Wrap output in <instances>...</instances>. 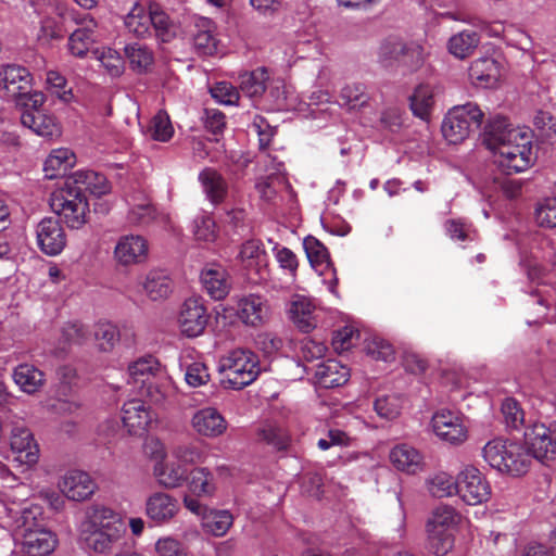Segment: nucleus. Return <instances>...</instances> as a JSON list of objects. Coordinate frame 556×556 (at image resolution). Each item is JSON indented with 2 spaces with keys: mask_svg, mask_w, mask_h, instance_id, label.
Wrapping results in <instances>:
<instances>
[{
  "mask_svg": "<svg viewBox=\"0 0 556 556\" xmlns=\"http://www.w3.org/2000/svg\"><path fill=\"white\" fill-rule=\"evenodd\" d=\"M482 143L494 153V163L508 175L526 170L535 161L530 137L513 128L503 116L488 123Z\"/></svg>",
  "mask_w": 556,
  "mask_h": 556,
  "instance_id": "nucleus-1",
  "label": "nucleus"
},
{
  "mask_svg": "<svg viewBox=\"0 0 556 556\" xmlns=\"http://www.w3.org/2000/svg\"><path fill=\"white\" fill-rule=\"evenodd\" d=\"M98 178L101 185L92 188L93 194L100 197L110 191V185L103 175L92 170L76 172L64 181V186L53 192L50 206L54 213L61 216L71 229H80L89 215V203L79 184L92 185V179Z\"/></svg>",
  "mask_w": 556,
  "mask_h": 556,
  "instance_id": "nucleus-2",
  "label": "nucleus"
},
{
  "mask_svg": "<svg viewBox=\"0 0 556 556\" xmlns=\"http://www.w3.org/2000/svg\"><path fill=\"white\" fill-rule=\"evenodd\" d=\"M484 460L500 472L519 477L530 468V455L523 445L502 439L489 441L483 450Z\"/></svg>",
  "mask_w": 556,
  "mask_h": 556,
  "instance_id": "nucleus-3",
  "label": "nucleus"
},
{
  "mask_svg": "<svg viewBox=\"0 0 556 556\" xmlns=\"http://www.w3.org/2000/svg\"><path fill=\"white\" fill-rule=\"evenodd\" d=\"M220 383L226 389L241 390L251 384L261 369L258 357L249 350L236 349L219 362Z\"/></svg>",
  "mask_w": 556,
  "mask_h": 556,
  "instance_id": "nucleus-4",
  "label": "nucleus"
},
{
  "mask_svg": "<svg viewBox=\"0 0 556 556\" xmlns=\"http://www.w3.org/2000/svg\"><path fill=\"white\" fill-rule=\"evenodd\" d=\"M40 507L35 506L24 508L21 515L20 528L22 530L23 552L27 556H47L51 554L56 546L55 535L43 527L41 520Z\"/></svg>",
  "mask_w": 556,
  "mask_h": 556,
  "instance_id": "nucleus-5",
  "label": "nucleus"
},
{
  "mask_svg": "<svg viewBox=\"0 0 556 556\" xmlns=\"http://www.w3.org/2000/svg\"><path fill=\"white\" fill-rule=\"evenodd\" d=\"M483 119V112L476 103L468 102L452 108L442 123L444 138L453 144L463 142L473 129H478Z\"/></svg>",
  "mask_w": 556,
  "mask_h": 556,
  "instance_id": "nucleus-6",
  "label": "nucleus"
},
{
  "mask_svg": "<svg viewBox=\"0 0 556 556\" xmlns=\"http://www.w3.org/2000/svg\"><path fill=\"white\" fill-rule=\"evenodd\" d=\"M457 494L468 505H477L489 500L491 486L479 469L467 466L457 476Z\"/></svg>",
  "mask_w": 556,
  "mask_h": 556,
  "instance_id": "nucleus-7",
  "label": "nucleus"
},
{
  "mask_svg": "<svg viewBox=\"0 0 556 556\" xmlns=\"http://www.w3.org/2000/svg\"><path fill=\"white\" fill-rule=\"evenodd\" d=\"M10 446L14 462L27 466L35 465L38 462V444L24 422H11Z\"/></svg>",
  "mask_w": 556,
  "mask_h": 556,
  "instance_id": "nucleus-8",
  "label": "nucleus"
},
{
  "mask_svg": "<svg viewBox=\"0 0 556 556\" xmlns=\"http://www.w3.org/2000/svg\"><path fill=\"white\" fill-rule=\"evenodd\" d=\"M36 239L39 250L49 256L60 254L67 242L62 224L54 217H46L37 224Z\"/></svg>",
  "mask_w": 556,
  "mask_h": 556,
  "instance_id": "nucleus-9",
  "label": "nucleus"
},
{
  "mask_svg": "<svg viewBox=\"0 0 556 556\" xmlns=\"http://www.w3.org/2000/svg\"><path fill=\"white\" fill-rule=\"evenodd\" d=\"M525 450L532 458L546 464L556 455L553 445L551 431L544 424H533L528 427L523 434Z\"/></svg>",
  "mask_w": 556,
  "mask_h": 556,
  "instance_id": "nucleus-10",
  "label": "nucleus"
},
{
  "mask_svg": "<svg viewBox=\"0 0 556 556\" xmlns=\"http://www.w3.org/2000/svg\"><path fill=\"white\" fill-rule=\"evenodd\" d=\"M208 317L201 299H187L182 304L178 318L181 332L189 338L200 336L206 328Z\"/></svg>",
  "mask_w": 556,
  "mask_h": 556,
  "instance_id": "nucleus-11",
  "label": "nucleus"
},
{
  "mask_svg": "<svg viewBox=\"0 0 556 556\" xmlns=\"http://www.w3.org/2000/svg\"><path fill=\"white\" fill-rule=\"evenodd\" d=\"M434 433L443 441L459 445L467 440V428L463 419L451 410L442 409L432 417Z\"/></svg>",
  "mask_w": 556,
  "mask_h": 556,
  "instance_id": "nucleus-12",
  "label": "nucleus"
},
{
  "mask_svg": "<svg viewBox=\"0 0 556 556\" xmlns=\"http://www.w3.org/2000/svg\"><path fill=\"white\" fill-rule=\"evenodd\" d=\"M179 510L178 500L165 492H154L146 500V515L156 525L169 522Z\"/></svg>",
  "mask_w": 556,
  "mask_h": 556,
  "instance_id": "nucleus-13",
  "label": "nucleus"
},
{
  "mask_svg": "<svg viewBox=\"0 0 556 556\" xmlns=\"http://www.w3.org/2000/svg\"><path fill=\"white\" fill-rule=\"evenodd\" d=\"M0 88L14 101L31 89V75L26 67L9 64L0 67Z\"/></svg>",
  "mask_w": 556,
  "mask_h": 556,
  "instance_id": "nucleus-14",
  "label": "nucleus"
},
{
  "mask_svg": "<svg viewBox=\"0 0 556 556\" xmlns=\"http://www.w3.org/2000/svg\"><path fill=\"white\" fill-rule=\"evenodd\" d=\"M147 257L148 242L141 236H123L114 249V258L122 266L140 264Z\"/></svg>",
  "mask_w": 556,
  "mask_h": 556,
  "instance_id": "nucleus-15",
  "label": "nucleus"
},
{
  "mask_svg": "<svg viewBox=\"0 0 556 556\" xmlns=\"http://www.w3.org/2000/svg\"><path fill=\"white\" fill-rule=\"evenodd\" d=\"M122 421L128 433L142 435L153 421V414L140 400H131L122 408Z\"/></svg>",
  "mask_w": 556,
  "mask_h": 556,
  "instance_id": "nucleus-16",
  "label": "nucleus"
},
{
  "mask_svg": "<svg viewBox=\"0 0 556 556\" xmlns=\"http://www.w3.org/2000/svg\"><path fill=\"white\" fill-rule=\"evenodd\" d=\"M59 486L68 500L77 502L88 500L97 488L91 477L80 470L68 471Z\"/></svg>",
  "mask_w": 556,
  "mask_h": 556,
  "instance_id": "nucleus-17",
  "label": "nucleus"
},
{
  "mask_svg": "<svg viewBox=\"0 0 556 556\" xmlns=\"http://www.w3.org/2000/svg\"><path fill=\"white\" fill-rule=\"evenodd\" d=\"M201 281L210 296L217 301L225 299L231 289L228 271L218 264L205 267L201 273Z\"/></svg>",
  "mask_w": 556,
  "mask_h": 556,
  "instance_id": "nucleus-18",
  "label": "nucleus"
},
{
  "mask_svg": "<svg viewBox=\"0 0 556 556\" xmlns=\"http://www.w3.org/2000/svg\"><path fill=\"white\" fill-rule=\"evenodd\" d=\"M267 315V301L258 294H249L238 299L237 316L247 326H261Z\"/></svg>",
  "mask_w": 556,
  "mask_h": 556,
  "instance_id": "nucleus-19",
  "label": "nucleus"
},
{
  "mask_svg": "<svg viewBox=\"0 0 556 556\" xmlns=\"http://www.w3.org/2000/svg\"><path fill=\"white\" fill-rule=\"evenodd\" d=\"M193 429L203 437L216 438L227 429V422L222 414L214 407L198 410L192 417Z\"/></svg>",
  "mask_w": 556,
  "mask_h": 556,
  "instance_id": "nucleus-20",
  "label": "nucleus"
},
{
  "mask_svg": "<svg viewBox=\"0 0 556 556\" xmlns=\"http://www.w3.org/2000/svg\"><path fill=\"white\" fill-rule=\"evenodd\" d=\"M21 123L45 139L51 140L61 136V127L56 118L46 110L31 114L21 113Z\"/></svg>",
  "mask_w": 556,
  "mask_h": 556,
  "instance_id": "nucleus-21",
  "label": "nucleus"
},
{
  "mask_svg": "<svg viewBox=\"0 0 556 556\" xmlns=\"http://www.w3.org/2000/svg\"><path fill=\"white\" fill-rule=\"evenodd\" d=\"M80 527L109 532V528L123 534V523L117 514L111 508L93 505L86 511V518Z\"/></svg>",
  "mask_w": 556,
  "mask_h": 556,
  "instance_id": "nucleus-22",
  "label": "nucleus"
},
{
  "mask_svg": "<svg viewBox=\"0 0 556 556\" xmlns=\"http://www.w3.org/2000/svg\"><path fill=\"white\" fill-rule=\"evenodd\" d=\"M315 378L321 388H338L349 381L350 369L336 359H327L317 366Z\"/></svg>",
  "mask_w": 556,
  "mask_h": 556,
  "instance_id": "nucleus-23",
  "label": "nucleus"
},
{
  "mask_svg": "<svg viewBox=\"0 0 556 556\" xmlns=\"http://www.w3.org/2000/svg\"><path fill=\"white\" fill-rule=\"evenodd\" d=\"M206 198L213 205L222 204L228 194V184L216 169L206 167L199 174Z\"/></svg>",
  "mask_w": 556,
  "mask_h": 556,
  "instance_id": "nucleus-24",
  "label": "nucleus"
},
{
  "mask_svg": "<svg viewBox=\"0 0 556 556\" xmlns=\"http://www.w3.org/2000/svg\"><path fill=\"white\" fill-rule=\"evenodd\" d=\"M153 34L160 43H169L177 38L180 27L157 5H151Z\"/></svg>",
  "mask_w": 556,
  "mask_h": 556,
  "instance_id": "nucleus-25",
  "label": "nucleus"
},
{
  "mask_svg": "<svg viewBox=\"0 0 556 556\" xmlns=\"http://www.w3.org/2000/svg\"><path fill=\"white\" fill-rule=\"evenodd\" d=\"M241 260L245 263L247 268L255 266L258 275L257 282L267 281L269 278V269L267 267L266 253L261 248L258 241L249 240L242 244L240 251Z\"/></svg>",
  "mask_w": 556,
  "mask_h": 556,
  "instance_id": "nucleus-26",
  "label": "nucleus"
},
{
  "mask_svg": "<svg viewBox=\"0 0 556 556\" xmlns=\"http://www.w3.org/2000/svg\"><path fill=\"white\" fill-rule=\"evenodd\" d=\"M121 533L115 532L109 528V532L97 529H85L80 527V539L85 542L88 548L96 553L109 552L113 545L122 539Z\"/></svg>",
  "mask_w": 556,
  "mask_h": 556,
  "instance_id": "nucleus-27",
  "label": "nucleus"
},
{
  "mask_svg": "<svg viewBox=\"0 0 556 556\" xmlns=\"http://www.w3.org/2000/svg\"><path fill=\"white\" fill-rule=\"evenodd\" d=\"M315 307L306 298H298L292 301L289 315L290 319L302 332H309L316 327V318L314 316Z\"/></svg>",
  "mask_w": 556,
  "mask_h": 556,
  "instance_id": "nucleus-28",
  "label": "nucleus"
},
{
  "mask_svg": "<svg viewBox=\"0 0 556 556\" xmlns=\"http://www.w3.org/2000/svg\"><path fill=\"white\" fill-rule=\"evenodd\" d=\"M390 460L399 470L413 475L422 470L424 466L419 452L405 444L392 448Z\"/></svg>",
  "mask_w": 556,
  "mask_h": 556,
  "instance_id": "nucleus-29",
  "label": "nucleus"
},
{
  "mask_svg": "<svg viewBox=\"0 0 556 556\" xmlns=\"http://www.w3.org/2000/svg\"><path fill=\"white\" fill-rule=\"evenodd\" d=\"M15 383L26 393L37 392L45 382V374L30 364H21L13 371Z\"/></svg>",
  "mask_w": 556,
  "mask_h": 556,
  "instance_id": "nucleus-30",
  "label": "nucleus"
},
{
  "mask_svg": "<svg viewBox=\"0 0 556 556\" xmlns=\"http://www.w3.org/2000/svg\"><path fill=\"white\" fill-rule=\"evenodd\" d=\"M143 289L151 300L156 301L165 299L170 294L173 282L164 270L152 269L146 277Z\"/></svg>",
  "mask_w": 556,
  "mask_h": 556,
  "instance_id": "nucleus-31",
  "label": "nucleus"
},
{
  "mask_svg": "<svg viewBox=\"0 0 556 556\" xmlns=\"http://www.w3.org/2000/svg\"><path fill=\"white\" fill-rule=\"evenodd\" d=\"M75 164V155L68 149H56L47 157L43 172L48 179L65 175Z\"/></svg>",
  "mask_w": 556,
  "mask_h": 556,
  "instance_id": "nucleus-32",
  "label": "nucleus"
},
{
  "mask_svg": "<svg viewBox=\"0 0 556 556\" xmlns=\"http://www.w3.org/2000/svg\"><path fill=\"white\" fill-rule=\"evenodd\" d=\"M479 43L480 36L477 31L463 30L450 38L447 49L455 58L464 60L473 53Z\"/></svg>",
  "mask_w": 556,
  "mask_h": 556,
  "instance_id": "nucleus-33",
  "label": "nucleus"
},
{
  "mask_svg": "<svg viewBox=\"0 0 556 556\" xmlns=\"http://www.w3.org/2000/svg\"><path fill=\"white\" fill-rule=\"evenodd\" d=\"M500 67L495 59L484 56L475 60L469 67V76L472 80L493 84L500 77Z\"/></svg>",
  "mask_w": 556,
  "mask_h": 556,
  "instance_id": "nucleus-34",
  "label": "nucleus"
},
{
  "mask_svg": "<svg viewBox=\"0 0 556 556\" xmlns=\"http://www.w3.org/2000/svg\"><path fill=\"white\" fill-rule=\"evenodd\" d=\"M125 26L129 33L138 38L151 36V7L149 8L148 13H144L143 9L138 5L134 7L125 17Z\"/></svg>",
  "mask_w": 556,
  "mask_h": 556,
  "instance_id": "nucleus-35",
  "label": "nucleus"
},
{
  "mask_svg": "<svg viewBox=\"0 0 556 556\" xmlns=\"http://www.w3.org/2000/svg\"><path fill=\"white\" fill-rule=\"evenodd\" d=\"M410 109L415 116L428 121L434 104L433 91L429 85H419L409 97Z\"/></svg>",
  "mask_w": 556,
  "mask_h": 556,
  "instance_id": "nucleus-36",
  "label": "nucleus"
},
{
  "mask_svg": "<svg viewBox=\"0 0 556 556\" xmlns=\"http://www.w3.org/2000/svg\"><path fill=\"white\" fill-rule=\"evenodd\" d=\"M267 71L260 67L240 75V89L250 98L262 96L266 90Z\"/></svg>",
  "mask_w": 556,
  "mask_h": 556,
  "instance_id": "nucleus-37",
  "label": "nucleus"
},
{
  "mask_svg": "<svg viewBox=\"0 0 556 556\" xmlns=\"http://www.w3.org/2000/svg\"><path fill=\"white\" fill-rule=\"evenodd\" d=\"M261 440L278 451L286 450L290 443L289 432L276 422L267 421L257 431Z\"/></svg>",
  "mask_w": 556,
  "mask_h": 556,
  "instance_id": "nucleus-38",
  "label": "nucleus"
},
{
  "mask_svg": "<svg viewBox=\"0 0 556 556\" xmlns=\"http://www.w3.org/2000/svg\"><path fill=\"white\" fill-rule=\"evenodd\" d=\"M125 55L129 60L132 70L138 73H143L154 62V55L152 50L140 43H130L124 48Z\"/></svg>",
  "mask_w": 556,
  "mask_h": 556,
  "instance_id": "nucleus-39",
  "label": "nucleus"
},
{
  "mask_svg": "<svg viewBox=\"0 0 556 556\" xmlns=\"http://www.w3.org/2000/svg\"><path fill=\"white\" fill-rule=\"evenodd\" d=\"M154 475L159 484L166 489L178 488L186 479V470L176 464L157 465Z\"/></svg>",
  "mask_w": 556,
  "mask_h": 556,
  "instance_id": "nucleus-40",
  "label": "nucleus"
},
{
  "mask_svg": "<svg viewBox=\"0 0 556 556\" xmlns=\"http://www.w3.org/2000/svg\"><path fill=\"white\" fill-rule=\"evenodd\" d=\"M188 486L194 495H212L215 491L213 475L204 467L193 468L189 475Z\"/></svg>",
  "mask_w": 556,
  "mask_h": 556,
  "instance_id": "nucleus-41",
  "label": "nucleus"
},
{
  "mask_svg": "<svg viewBox=\"0 0 556 556\" xmlns=\"http://www.w3.org/2000/svg\"><path fill=\"white\" fill-rule=\"evenodd\" d=\"M341 104L349 110L359 109L367 104L369 96L362 84L345 85L340 92Z\"/></svg>",
  "mask_w": 556,
  "mask_h": 556,
  "instance_id": "nucleus-42",
  "label": "nucleus"
},
{
  "mask_svg": "<svg viewBox=\"0 0 556 556\" xmlns=\"http://www.w3.org/2000/svg\"><path fill=\"white\" fill-rule=\"evenodd\" d=\"M303 247L313 268L329 264V254L326 247L313 236H307L303 241Z\"/></svg>",
  "mask_w": 556,
  "mask_h": 556,
  "instance_id": "nucleus-43",
  "label": "nucleus"
},
{
  "mask_svg": "<svg viewBox=\"0 0 556 556\" xmlns=\"http://www.w3.org/2000/svg\"><path fill=\"white\" fill-rule=\"evenodd\" d=\"M429 548L437 556H445L454 545V538L446 529L428 530Z\"/></svg>",
  "mask_w": 556,
  "mask_h": 556,
  "instance_id": "nucleus-44",
  "label": "nucleus"
},
{
  "mask_svg": "<svg viewBox=\"0 0 556 556\" xmlns=\"http://www.w3.org/2000/svg\"><path fill=\"white\" fill-rule=\"evenodd\" d=\"M128 370L129 375L135 379V381H141L142 383H146L150 376H154L155 372L160 370V364L156 358L149 355L134 362L131 365H129Z\"/></svg>",
  "mask_w": 556,
  "mask_h": 556,
  "instance_id": "nucleus-45",
  "label": "nucleus"
},
{
  "mask_svg": "<svg viewBox=\"0 0 556 556\" xmlns=\"http://www.w3.org/2000/svg\"><path fill=\"white\" fill-rule=\"evenodd\" d=\"M93 45V31L88 28L74 30L68 39V49L75 56H84Z\"/></svg>",
  "mask_w": 556,
  "mask_h": 556,
  "instance_id": "nucleus-46",
  "label": "nucleus"
},
{
  "mask_svg": "<svg viewBox=\"0 0 556 556\" xmlns=\"http://www.w3.org/2000/svg\"><path fill=\"white\" fill-rule=\"evenodd\" d=\"M374 408L381 418L393 420L401 414L402 400L394 394L383 395L375 401Z\"/></svg>",
  "mask_w": 556,
  "mask_h": 556,
  "instance_id": "nucleus-47",
  "label": "nucleus"
},
{
  "mask_svg": "<svg viewBox=\"0 0 556 556\" xmlns=\"http://www.w3.org/2000/svg\"><path fill=\"white\" fill-rule=\"evenodd\" d=\"M408 43L397 39H387L380 47L379 56L386 66L400 63Z\"/></svg>",
  "mask_w": 556,
  "mask_h": 556,
  "instance_id": "nucleus-48",
  "label": "nucleus"
},
{
  "mask_svg": "<svg viewBox=\"0 0 556 556\" xmlns=\"http://www.w3.org/2000/svg\"><path fill=\"white\" fill-rule=\"evenodd\" d=\"M458 515L455 509L447 505L438 506L433 513L431 519L428 521L427 529L432 530L437 529L440 531L441 529H446L457 522Z\"/></svg>",
  "mask_w": 556,
  "mask_h": 556,
  "instance_id": "nucleus-49",
  "label": "nucleus"
},
{
  "mask_svg": "<svg viewBox=\"0 0 556 556\" xmlns=\"http://www.w3.org/2000/svg\"><path fill=\"white\" fill-rule=\"evenodd\" d=\"M232 525V515L228 510L212 511L206 518L204 526L215 536L224 535Z\"/></svg>",
  "mask_w": 556,
  "mask_h": 556,
  "instance_id": "nucleus-50",
  "label": "nucleus"
},
{
  "mask_svg": "<svg viewBox=\"0 0 556 556\" xmlns=\"http://www.w3.org/2000/svg\"><path fill=\"white\" fill-rule=\"evenodd\" d=\"M94 338L99 342L100 350L108 352L119 340V332L116 326L111 323H99L94 329Z\"/></svg>",
  "mask_w": 556,
  "mask_h": 556,
  "instance_id": "nucleus-51",
  "label": "nucleus"
},
{
  "mask_svg": "<svg viewBox=\"0 0 556 556\" xmlns=\"http://www.w3.org/2000/svg\"><path fill=\"white\" fill-rule=\"evenodd\" d=\"M429 491L435 497H445L457 494V479L446 473L434 476L429 482Z\"/></svg>",
  "mask_w": 556,
  "mask_h": 556,
  "instance_id": "nucleus-52",
  "label": "nucleus"
},
{
  "mask_svg": "<svg viewBox=\"0 0 556 556\" xmlns=\"http://www.w3.org/2000/svg\"><path fill=\"white\" fill-rule=\"evenodd\" d=\"M505 424L511 429H518L523 422V410L518 402L511 397L503 401L501 407Z\"/></svg>",
  "mask_w": 556,
  "mask_h": 556,
  "instance_id": "nucleus-53",
  "label": "nucleus"
},
{
  "mask_svg": "<svg viewBox=\"0 0 556 556\" xmlns=\"http://www.w3.org/2000/svg\"><path fill=\"white\" fill-rule=\"evenodd\" d=\"M151 137L157 141H167L172 138L174 129L165 113H157L151 121Z\"/></svg>",
  "mask_w": 556,
  "mask_h": 556,
  "instance_id": "nucleus-54",
  "label": "nucleus"
},
{
  "mask_svg": "<svg viewBox=\"0 0 556 556\" xmlns=\"http://www.w3.org/2000/svg\"><path fill=\"white\" fill-rule=\"evenodd\" d=\"M535 219L542 227H556V198H547L536 207Z\"/></svg>",
  "mask_w": 556,
  "mask_h": 556,
  "instance_id": "nucleus-55",
  "label": "nucleus"
},
{
  "mask_svg": "<svg viewBox=\"0 0 556 556\" xmlns=\"http://www.w3.org/2000/svg\"><path fill=\"white\" fill-rule=\"evenodd\" d=\"M46 101V97L42 92L31 91L29 89L27 92L22 94L20 98L15 100L17 106L22 109V113L33 112H41L43 111V103Z\"/></svg>",
  "mask_w": 556,
  "mask_h": 556,
  "instance_id": "nucleus-56",
  "label": "nucleus"
},
{
  "mask_svg": "<svg viewBox=\"0 0 556 556\" xmlns=\"http://www.w3.org/2000/svg\"><path fill=\"white\" fill-rule=\"evenodd\" d=\"M195 50L204 55H212L217 50V40L210 29H199L193 35Z\"/></svg>",
  "mask_w": 556,
  "mask_h": 556,
  "instance_id": "nucleus-57",
  "label": "nucleus"
},
{
  "mask_svg": "<svg viewBox=\"0 0 556 556\" xmlns=\"http://www.w3.org/2000/svg\"><path fill=\"white\" fill-rule=\"evenodd\" d=\"M156 217V208L150 203L136 205L130 210L128 215L129 220L138 225H149L154 222Z\"/></svg>",
  "mask_w": 556,
  "mask_h": 556,
  "instance_id": "nucleus-58",
  "label": "nucleus"
},
{
  "mask_svg": "<svg viewBox=\"0 0 556 556\" xmlns=\"http://www.w3.org/2000/svg\"><path fill=\"white\" fill-rule=\"evenodd\" d=\"M211 94L214 99L224 104H233L239 99L238 90L227 81H219L211 88Z\"/></svg>",
  "mask_w": 556,
  "mask_h": 556,
  "instance_id": "nucleus-59",
  "label": "nucleus"
},
{
  "mask_svg": "<svg viewBox=\"0 0 556 556\" xmlns=\"http://www.w3.org/2000/svg\"><path fill=\"white\" fill-rule=\"evenodd\" d=\"M210 380V374L204 363L194 362L187 367L186 381L191 387H200Z\"/></svg>",
  "mask_w": 556,
  "mask_h": 556,
  "instance_id": "nucleus-60",
  "label": "nucleus"
},
{
  "mask_svg": "<svg viewBox=\"0 0 556 556\" xmlns=\"http://www.w3.org/2000/svg\"><path fill=\"white\" fill-rule=\"evenodd\" d=\"M367 354L375 359L390 362L394 359L393 346L383 339H374L367 345Z\"/></svg>",
  "mask_w": 556,
  "mask_h": 556,
  "instance_id": "nucleus-61",
  "label": "nucleus"
},
{
  "mask_svg": "<svg viewBox=\"0 0 556 556\" xmlns=\"http://www.w3.org/2000/svg\"><path fill=\"white\" fill-rule=\"evenodd\" d=\"M195 239L204 242H212L216 239V225L211 217H202L195 222Z\"/></svg>",
  "mask_w": 556,
  "mask_h": 556,
  "instance_id": "nucleus-62",
  "label": "nucleus"
},
{
  "mask_svg": "<svg viewBox=\"0 0 556 556\" xmlns=\"http://www.w3.org/2000/svg\"><path fill=\"white\" fill-rule=\"evenodd\" d=\"M204 114V126L206 130L214 135L222 134L226 126L224 113L216 109H205Z\"/></svg>",
  "mask_w": 556,
  "mask_h": 556,
  "instance_id": "nucleus-63",
  "label": "nucleus"
},
{
  "mask_svg": "<svg viewBox=\"0 0 556 556\" xmlns=\"http://www.w3.org/2000/svg\"><path fill=\"white\" fill-rule=\"evenodd\" d=\"M155 549L160 556H187L182 544L170 538L159 540Z\"/></svg>",
  "mask_w": 556,
  "mask_h": 556,
  "instance_id": "nucleus-64",
  "label": "nucleus"
}]
</instances>
